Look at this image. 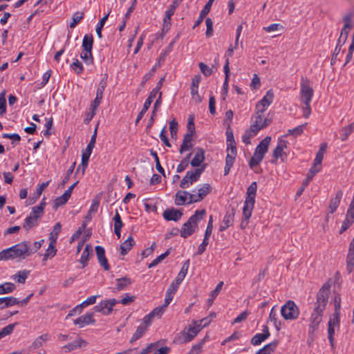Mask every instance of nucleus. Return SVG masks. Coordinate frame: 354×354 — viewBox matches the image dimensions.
<instances>
[{
  "instance_id": "obj_1",
  "label": "nucleus",
  "mask_w": 354,
  "mask_h": 354,
  "mask_svg": "<svg viewBox=\"0 0 354 354\" xmlns=\"http://www.w3.org/2000/svg\"><path fill=\"white\" fill-rule=\"evenodd\" d=\"M328 287L324 286L319 290L317 295V300L315 303L314 309L309 319V335L314 334V333L318 329L319 325L322 321L323 313L328 303Z\"/></svg>"
},
{
  "instance_id": "obj_2",
  "label": "nucleus",
  "mask_w": 354,
  "mask_h": 354,
  "mask_svg": "<svg viewBox=\"0 0 354 354\" xmlns=\"http://www.w3.org/2000/svg\"><path fill=\"white\" fill-rule=\"evenodd\" d=\"M314 95L313 88L310 82L307 78H301L300 88V101L303 110L304 117L308 118L311 113L310 102Z\"/></svg>"
},
{
  "instance_id": "obj_3",
  "label": "nucleus",
  "mask_w": 354,
  "mask_h": 354,
  "mask_svg": "<svg viewBox=\"0 0 354 354\" xmlns=\"http://www.w3.org/2000/svg\"><path fill=\"white\" fill-rule=\"evenodd\" d=\"M327 143L323 142L319 147L318 152L316 154L314 160L313 165L309 169L306 180L304 181L301 187L298 189L297 196H299L304 192L305 187L308 185V183L321 170L322 162L324 158V155L326 151Z\"/></svg>"
},
{
  "instance_id": "obj_4",
  "label": "nucleus",
  "mask_w": 354,
  "mask_h": 354,
  "mask_svg": "<svg viewBox=\"0 0 354 354\" xmlns=\"http://www.w3.org/2000/svg\"><path fill=\"white\" fill-rule=\"evenodd\" d=\"M32 253L27 242L16 244L0 252V261L30 256Z\"/></svg>"
},
{
  "instance_id": "obj_5",
  "label": "nucleus",
  "mask_w": 354,
  "mask_h": 354,
  "mask_svg": "<svg viewBox=\"0 0 354 354\" xmlns=\"http://www.w3.org/2000/svg\"><path fill=\"white\" fill-rule=\"evenodd\" d=\"M206 212L205 209L196 210L188 221L183 225L180 230V236L187 238L193 234L198 228V222L203 219Z\"/></svg>"
},
{
  "instance_id": "obj_6",
  "label": "nucleus",
  "mask_w": 354,
  "mask_h": 354,
  "mask_svg": "<svg viewBox=\"0 0 354 354\" xmlns=\"http://www.w3.org/2000/svg\"><path fill=\"white\" fill-rule=\"evenodd\" d=\"M270 140L271 138L267 136L257 146L253 156L251 158L249 162V167L252 169H254L255 167L259 165L263 159L265 154L268 150Z\"/></svg>"
},
{
  "instance_id": "obj_7",
  "label": "nucleus",
  "mask_w": 354,
  "mask_h": 354,
  "mask_svg": "<svg viewBox=\"0 0 354 354\" xmlns=\"http://www.w3.org/2000/svg\"><path fill=\"white\" fill-rule=\"evenodd\" d=\"M257 189V184L256 182L252 183L248 187L247 196L243 205V214L246 218L252 215L255 203Z\"/></svg>"
},
{
  "instance_id": "obj_8",
  "label": "nucleus",
  "mask_w": 354,
  "mask_h": 354,
  "mask_svg": "<svg viewBox=\"0 0 354 354\" xmlns=\"http://www.w3.org/2000/svg\"><path fill=\"white\" fill-rule=\"evenodd\" d=\"M44 203L35 206L32 208L30 215L25 219L23 227L28 231L38 223V219L44 214Z\"/></svg>"
},
{
  "instance_id": "obj_9",
  "label": "nucleus",
  "mask_w": 354,
  "mask_h": 354,
  "mask_svg": "<svg viewBox=\"0 0 354 354\" xmlns=\"http://www.w3.org/2000/svg\"><path fill=\"white\" fill-rule=\"evenodd\" d=\"M281 314L286 320H295L299 315V310L295 301L288 300L281 306Z\"/></svg>"
},
{
  "instance_id": "obj_10",
  "label": "nucleus",
  "mask_w": 354,
  "mask_h": 354,
  "mask_svg": "<svg viewBox=\"0 0 354 354\" xmlns=\"http://www.w3.org/2000/svg\"><path fill=\"white\" fill-rule=\"evenodd\" d=\"M205 165H203L201 168L195 169L194 170L189 171L187 172L185 177L183 178L180 183V187L181 188H188L194 183L198 180L201 175L205 170Z\"/></svg>"
},
{
  "instance_id": "obj_11",
  "label": "nucleus",
  "mask_w": 354,
  "mask_h": 354,
  "mask_svg": "<svg viewBox=\"0 0 354 354\" xmlns=\"http://www.w3.org/2000/svg\"><path fill=\"white\" fill-rule=\"evenodd\" d=\"M212 191V187L209 183L203 184L198 189L197 194H189V201L187 204H192L201 201Z\"/></svg>"
},
{
  "instance_id": "obj_12",
  "label": "nucleus",
  "mask_w": 354,
  "mask_h": 354,
  "mask_svg": "<svg viewBox=\"0 0 354 354\" xmlns=\"http://www.w3.org/2000/svg\"><path fill=\"white\" fill-rule=\"evenodd\" d=\"M119 301L115 299H111L102 301L97 306L94 307L96 312L101 313L104 315H108L111 313L113 307Z\"/></svg>"
},
{
  "instance_id": "obj_13",
  "label": "nucleus",
  "mask_w": 354,
  "mask_h": 354,
  "mask_svg": "<svg viewBox=\"0 0 354 354\" xmlns=\"http://www.w3.org/2000/svg\"><path fill=\"white\" fill-rule=\"evenodd\" d=\"M274 99L272 91L268 90L266 95L256 105V111L257 113H263L268 107L272 104Z\"/></svg>"
},
{
  "instance_id": "obj_14",
  "label": "nucleus",
  "mask_w": 354,
  "mask_h": 354,
  "mask_svg": "<svg viewBox=\"0 0 354 354\" xmlns=\"http://www.w3.org/2000/svg\"><path fill=\"white\" fill-rule=\"evenodd\" d=\"M237 154L236 147H227V156L225 158V165L224 175L227 176L232 167Z\"/></svg>"
},
{
  "instance_id": "obj_15",
  "label": "nucleus",
  "mask_w": 354,
  "mask_h": 354,
  "mask_svg": "<svg viewBox=\"0 0 354 354\" xmlns=\"http://www.w3.org/2000/svg\"><path fill=\"white\" fill-rule=\"evenodd\" d=\"M263 113H257V111H255V115H254V121L253 124L250 126L252 128V131L254 133H258L261 129L266 127L268 126L271 120L268 118H263L262 117Z\"/></svg>"
},
{
  "instance_id": "obj_16",
  "label": "nucleus",
  "mask_w": 354,
  "mask_h": 354,
  "mask_svg": "<svg viewBox=\"0 0 354 354\" xmlns=\"http://www.w3.org/2000/svg\"><path fill=\"white\" fill-rule=\"evenodd\" d=\"M270 335V333L268 326L263 325L262 329V333H257L253 336L251 339V344L253 346H257L261 344L263 342H264L266 339H268Z\"/></svg>"
},
{
  "instance_id": "obj_17",
  "label": "nucleus",
  "mask_w": 354,
  "mask_h": 354,
  "mask_svg": "<svg viewBox=\"0 0 354 354\" xmlns=\"http://www.w3.org/2000/svg\"><path fill=\"white\" fill-rule=\"evenodd\" d=\"M287 148V142L284 140H279L278 141L277 146L276 148L273 150L272 152V157L273 159L271 160L272 163H277V159L279 158L283 157V155L285 154L283 153V150Z\"/></svg>"
},
{
  "instance_id": "obj_18",
  "label": "nucleus",
  "mask_w": 354,
  "mask_h": 354,
  "mask_svg": "<svg viewBox=\"0 0 354 354\" xmlns=\"http://www.w3.org/2000/svg\"><path fill=\"white\" fill-rule=\"evenodd\" d=\"M95 252L100 266L105 270H109L110 269L108 260L105 256V250L103 247L97 245L95 247Z\"/></svg>"
},
{
  "instance_id": "obj_19",
  "label": "nucleus",
  "mask_w": 354,
  "mask_h": 354,
  "mask_svg": "<svg viewBox=\"0 0 354 354\" xmlns=\"http://www.w3.org/2000/svg\"><path fill=\"white\" fill-rule=\"evenodd\" d=\"M95 320L93 319V313H88L85 315L78 317L75 319L73 323L75 325H78L80 328H83L86 325H88L90 324H94Z\"/></svg>"
},
{
  "instance_id": "obj_20",
  "label": "nucleus",
  "mask_w": 354,
  "mask_h": 354,
  "mask_svg": "<svg viewBox=\"0 0 354 354\" xmlns=\"http://www.w3.org/2000/svg\"><path fill=\"white\" fill-rule=\"evenodd\" d=\"M183 215V212L174 208L167 209L163 212V217L167 221H178Z\"/></svg>"
},
{
  "instance_id": "obj_21",
  "label": "nucleus",
  "mask_w": 354,
  "mask_h": 354,
  "mask_svg": "<svg viewBox=\"0 0 354 354\" xmlns=\"http://www.w3.org/2000/svg\"><path fill=\"white\" fill-rule=\"evenodd\" d=\"M343 196V192L342 190L337 191L335 194V196L334 198H332L330 200L329 205H328V213L329 214H333L337 209L342 197Z\"/></svg>"
},
{
  "instance_id": "obj_22",
  "label": "nucleus",
  "mask_w": 354,
  "mask_h": 354,
  "mask_svg": "<svg viewBox=\"0 0 354 354\" xmlns=\"http://www.w3.org/2000/svg\"><path fill=\"white\" fill-rule=\"evenodd\" d=\"M205 160V151L202 148H196L194 157L191 160L190 164L192 167H196Z\"/></svg>"
},
{
  "instance_id": "obj_23",
  "label": "nucleus",
  "mask_w": 354,
  "mask_h": 354,
  "mask_svg": "<svg viewBox=\"0 0 354 354\" xmlns=\"http://www.w3.org/2000/svg\"><path fill=\"white\" fill-rule=\"evenodd\" d=\"M19 304V300L13 297H6L0 298V310Z\"/></svg>"
},
{
  "instance_id": "obj_24",
  "label": "nucleus",
  "mask_w": 354,
  "mask_h": 354,
  "mask_svg": "<svg viewBox=\"0 0 354 354\" xmlns=\"http://www.w3.org/2000/svg\"><path fill=\"white\" fill-rule=\"evenodd\" d=\"M193 136V132L187 133L183 138V142L180 145V153H183L184 151L189 150L192 148V138Z\"/></svg>"
},
{
  "instance_id": "obj_25",
  "label": "nucleus",
  "mask_w": 354,
  "mask_h": 354,
  "mask_svg": "<svg viewBox=\"0 0 354 354\" xmlns=\"http://www.w3.org/2000/svg\"><path fill=\"white\" fill-rule=\"evenodd\" d=\"M113 220L114 221V232L117 237L120 239L121 236V229L123 227V223L118 210H116L115 214L113 218Z\"/></svg>"
},
{
  "instance_id": "obj_26",
  "label": "nucleus",
  "mask_w": 354,
  "mask_h": 354,
  "mask_svg": "<svg viewBox=\"0 0 354 354\" xmlns=\"http://www.w3.org/2000/svg\"><path fill=\"white\" fill-rule=\"evenodd\" d=\"M198 333L197 330L192 327V326H189L187 328H185L182 333L184 342H190L197 335Z\"/></svg>"
},
{
  "instance_id": "obj_27",
  "label": "nucleus",
  "mask_w": 354,
  "mask_h": 354,
  "mask_svg": "<svg viewBox=\"0 0 354 354\" xmlns=\"http://www.w3.org/2000/svg\"><path fill=\"white\" fill-rule=\"evenodd\" d=\"M189 194L186 191H178L175 195V204L176 205H183L186 203L187 198L189 200Z\"/></svg>"
},
{
  "instance_id": "obj_28",
  "label": "nucleus",
  "mask_w": 354,
  "mask_h": 354,
  "mask_svg": "<svg viewBox=\"0 0 354 354\" xmlns=\"http://www.w3.org/2000/svg\"><path fill=\"white\" fill-rule=\"evenodd\" d=\"M135 245V241L132 236L120 245V253L122 255L127 254L131 250L132 247Z\"/></svg>"
},
{
  "instance_id": "obj_29",
  "label": "nucleus",
  "mask_w": 354,
  "mask_h": 354,
  "mask_svg": "<svg viewBox=\"0 0 354 354\" xmlns=\"http://www.w3.org/2000/svg\"><path fill=\"white\" fill-rule=\"evenodd\" d=\"M93 253L92 247L91 245L87 244L81 255L80 262L82 264L83 267L87 265L88 261L89 260L90 256Z\"/></svg>"
},
{
  "instance_id": "obj_30",
  "label": "nucleus",
  "mask_w": 354,
  "mask_h": 354,
  "mask_svg": "<svg viewBox=\"0 0 354 354\" xmlns=\"http://www.w3.org/2000/svg\"><path fill=\"white\" fill-rule=\"evenodd\" d=\"M344 26L341 30L340 37L344 38V39H347L350 29H351V17L350 15H346L344 18Z\"/></svg>"
},
{
  "instance_id": "obj_31",
  "label": "nucleus",
  "mask_w": 354,
  "mask_h": 354,
  "mask_svg": "<svg viewBox=\"0 0 354 354\" xmlns=\"http://www.w3.org/2000/svg\"><path fill=\"white\" fill-rule=\"evenodd\" d=\"M278 344L279 341H273L270 344H268L266 346H264L261 349L259 350L256 354H270L271 353L274 351Z\"/></svg>"
},
{
  "instance_id": "obj_32",
  "label": "nucleus",
  "mask_w": 354,
  "mask_h": 354,
  "mask_svg": "<svg viewBox=\"0 0 354 354\" xmlns=\"http://www.w3.org/2000/svg\"><path fill=\"white\" fill-rule=\"evenodd\" d=\"M131 283V279L127 277L117 279L115 289L117 291L122 290L129 286Z\"/></svg>"
},
{
  "instance_id": "obj_33",
  "label": "nucleus",
  "mask_w": 354,
  "mask_h": 354,
  "mask_svg": "<svg viewBox=\"0 0 354 354\" xmlns=\"http://www.w3.org/2000/svg\"><path fill=\"white\" fill-rule=\"evenodd\" d=\"M189 267V259H187L183 263V265L180 269V271L179 272V273L178 274V276L176 277V278L175 279V281L176 282H178L179 283H180L182 282V281L184 279V278L185 277V276L187 273Z\"/></svg>"
},
{
  "instance_id": "obj_34",
  "label": "nucleus",
  "mask_w": 354,
  "mask_h": 354,
  "mask_svg": "<svg viewBox=\"0 0 354 354\" xmlns=\"http://www.w3.org/2000/svg\"><path fill=\"white\" fill-rule=\"evenodd\" d=\"M147 328H146L145 326H143L142 324H140L138 326L136 332L132 335L130 342L133 343V342L138 340L140 339L147 331Z\"/></svg>"
},
{
  "instance_id": "obj_35",
  "label": "nucleus",
  "mask_w": 354,
  "mask_h": 354,
  "mask_svg": "<svg viewBox=\"0 0 354 354\" xmlns=\"http://www.w3.org/2000/svg\"><path fill=\"white\" fill-rule=\"evenodd\" d=\"M62 230V225L60 223H57L53 227V231L49 234L50 242L56 243L58 238L59 234Z\"/></svg>"
},
{
  "instance_id": "obj_36",
  "label": "nucleus",
  "mask_w": 354,
  "mask_h": 354,
  "mask_svg": "<svg viewBox=\"0 0 354 354\" xmlns=\"http://www.w3.org/2000/svg\"><path fill=\"white\" fill-rule=\"evenodd\" d=\"M93 44V35H86L84 37L83 41H82L83 50H85L86 51L92 50Z\"/></svg>"
},
{
  "instance_id": "obj_37",
  "label": "nucleus",
  "mask_w": 354,
  "mask_h": 354,
  "mask_svg": "<svg viewBox=\"0 0 354 354\" xmlns=\"http://www.w3.org/2000/svg\"><path fill=\"white\" fill-rule=\"evenodd\" d=\"M50 338V336L48 333L43 334L38 337L32 343V346L35 348H39L41 346L44 342L48 341Z\"/></svg>"
},
{
  "instance_id": "obj_38",
  "label": "nucleus",
  "mask_w": 354,
  "mask_h": 354,
  "mask_svg": "<svg viewBox=\"0 0 354 354\" xmlns=\"http://www.w3.org/2000/svg\"><path fill=\"white\" fill-rule=\"evenodd\" d=\"M354 266V251L348 250L346 257V270L350 274Z\"/></svg>"
},
{
  "instance_id": "obj_39",
  "label": "nucleus",
  "mask_w": 354,
  "mask_h": 354,
  "mask_svg": "<svg viewBox=\"0 0 354 354\" xmlns=\"http://www.w3.org/2000/svg\"><path fill=\"white\" fill-rule=\"evenodd\" d=\"M29 274L30 271L28 270H21L13 276V279L18 283H24Z\"/></svg>"
},
{
  "instance_id": "obj_40",
  "label": "nucleus",
  "mask_w": 354,
  "mask_h": 354,
  "mask_svg": "<svg viewBox=\"0 0 354 354\" xmlns=\"http://www.w3.org/2000/svg\"><path fill=\"white\" fill-rule=\"evenodd\" d=\"M15 285L12 283L6 282L0 285V295L8 294L14 291Z\"/></svg>"
},
{
  "instance_id": "obj_41",
  "label": "nucleus",
  "mask_w": 354,
  "mask_h": 354,
  "mask_svg": "<svg viewBox=\"0 0 354 354\" xmlns=\"http://www.w3.org/2000/svg\"><path fill=\"white\" fill-rule=\"evenodd\" d=\"M234 214L235 211L234 209H232L230 211H227L222 222L228 227L232 226L234 223Z\"/></svg>"
},
{
  "instance_id": "obj_42",
  "label": "nucleus",
  "mask_w": 354,
  "mask_h": 354,
  "mask_svg": "<svg viewBox=\"0 0 354 354\" xmlns=\"http://www.w3.org/2000/svg\"><path fill=\"white\" fill-rule=\"evenodd\" d=\"M70 197H71V195H69L68 194V192H64V193L62 196H60L59 197H57L55 200V201H54L55 207L57 208L59 206L64 205L68 201V200L69 199Z\"/></svg>"
},
{
  "instance_id": "obj_43",
  "label": "nucleus",
  "mask_w": 354,
  "mask_h": 354,
  "mask_svg": "<svg viewBox=\"0 0 354 354\" xmlns=\"http://www.w3.org/2000/svg\"><path fill=\"white\" fill-rule=\"evenodd\" d=\"M84 14L83 12H76L73 15L72 21L69 24L71 28H75L77 24L83 19Z\"/></svg>"
},
{
  "instance_id": "obj_44",
  "label": "nucleus",
  "mask_w": 354,
  "mask_h": 354,
  "mask_svg": "<svg viewBox=\"0 0 354 354\" xmlns=\"http://www.w3.org/2000/svg\"><path fill=\"white\" fill-rule=\"evenodd\" d=\"M100 197L99 196H96L93 198L91 205L88 210L89 216L97 212L99 205H100Z\"/></svg>"
},
{
  "instance_id": "obj_45",
  "label": "nucleus",
  "mask_w": 354,
  "mask_h": 354,
  "mask_svg": "<svg viewBox=\"0 0 354 354\" xmlns=\"http://www.w3.org/2000/svg\"><path fill=\"white\" fill-rule=\"evenodd\" d=\"M201 80L200 75H195L192 80L191 93L196 94L198 92V86Z\"/></svg>"
},
{
  "instance_id": "obj_46",
  "label": "nucleus",
  "mask_w": 354,
  "mask_h": 354,
  "mask_svg": "<svg viewBox=\"0 0 354 354\" xmlns=\"http://www.w3.org/2000/svg\"><path fill=\"white\" fill-rule=\"evenodd\" d=\"M269 319L274 323L276 329L279 330L280 329L281 323L279 321H278L277 314L274 310V307H273L270 310Z\"/></svg>"
},
{
  "instance_id": "obj_47",
  "label": "nucleus",
  "mask_w": 354,
  "mask_h": 354,
  "mask_svg": "<svg viewBox=\"0 0 354 354\" xmlns=\"http://www.w3.org/2000/svg\"><path fill=\"white\" fill-rule=\"evenodd\" d=\"M227 147H236V142L234 138L232 131L230 129V124H228V128L226 131Z\"/></svg>"
},
{
  "instance_id": "obj_48",
  "label": "nucleus",
  "mask_w": 354,
  "mask_h": 354,
  "mask_svg": "<svg viewBox=\"0 0 354 354\" xmlns=\"http://www.w3.org/2000/svg\"><path fill=\"white\" fill-rule=\"evenodd\" d=\"M169 254V250H167L165 253L160 254L154 260L152 261L148 266L149 268H151L153 267L156 266L158 263H160L164 259H165Z\"/></svg>"
},
{
  "instance_id": "obj_49",
  "label": "nucleus",
  "mask_w": 354,
  "mask_h": 354,
  "mask_svg": "<svg viewBox=\"0 0 354 354\" xmlns=\"http://www.w3.org/2000/svg\"><path fill=\"white\" fill-rule=\"evenodd\" d=\"M80 57L86 64H90L93 63V59L91 50L86 51L85 50H83L82 53L80 55Z\"/></svg>"
},
{
  "instance_id": "obj_50",
  "label": "nucleus",
  "mask_w": 354,
  "mask_h": 354,
  "mask_svg": "<svg viewBox=\"0 0 354 354\" xmlns=\"http://www.w3.org/2000/svg\"><path fill=\"white\" fill-rule=\"evenodd\" d=\"M257 133H254V131H252V128L250 127V129L246 131L242 136V141L245 145L250 144L251 138L254 137Z\"/></svg>"
},
{
  "instance_id": "obj_51",
  "label": "nucleus",
  "mask_w": 354,
  "mask_h": 354,
  "mask_svg": "<svg viewBox=\"0 0 354 354\" xmlns=\"http://www.w3.org/2000/svg\"><path fill=\"white\" fill-rule=\"evenodd\" d=\"M150 154L153 156L155 161H156V169L162 174L163 176H165V171L164 169L162 167L160 163V160L157 154V152L153 151V149L150 150Z\"/></svg>"
},
{
  "instance_id": "obj_52",
  "label": "nucleus",
  "mask_w": 354,
  "mask_h": 354,
  "mask_svg": "<svg viewBox=\"0 0 354 354\" xmlns=\"http://www.w3.org/2000/svg\"><path fill=\"white\" fill-rule=\"evenodd\" d=\"M229 64H230V62H229L228 59H227L225 60V64L224 67H223V70H224V73H225V82L223 83V88L225 89V90H227V86H228V79H229V77H230V67H229Z\"/></svg>"
},
{
  "instance_id": "obj_53",
  "label": "nucleus",
  "mask_w": 354,
  "mask_h": 354,
  "mask_svg": "<svg viewBox=\"0 0 354 354\" xmlns=\"http://www.w3.org/2000/svg\"><path fill=\"white\" fill-rule=\"evenodd\" d=\"M55 243L50 242L48 248L46 249L45 254L46 257H50V258H53L56 255L57 249L55 248Z\"/></svg>"
},
{
  "instance_id": "obj_54",
  "label": "nucleus",
  "mask_w": 354,
  "mask_h": 354,
  "mask_svg": "<svg viewBox=\"0 0 354 354\" xmlns=\"http://www.w3.org/2000/svg\"><path fill=\"white\" fill-rule=\"evenodd\" d=\"M307 123H305L304 124H301V125H299L292 129H289L288 130V135H293L295 136H299L301 135L303 131H304V128L306 127Z\"/></svg>"
},
{
  "instance_id": "obj_55",
  "label": "nucleus",
  "mask_w": 354,
  "mask_h": 354,
  "mask_svg": "<svg viewBox=\"0 0 354 354\" xmlns=\"http://www.w3.org/2000/svg\"><path fill=\"white\" fill-rule=\"evenodd\" d=\"M109 13L107 15H106L105 16H104L100 21L99 24H97V27H96V32H97V35L98 36L99 38H101L102 37V30L104 26V24L106 22V21L108 19V17H109Z\"/></svg>"
},
{
  "instance_id": "obj_56",
  "label": "nucleus",
  "mask_w": 354,
  "mask_h": 354,
  "mask_svg": "<svg viewBox=\"0 0 354 354\" xmlns=\"http://www.w3.org/2000/svg\"><path fill=\"white\" fill-rule=\"evenodd\" d=\"M205 339H203L200 343L194 345L188 354H200Z\"/></svg>"
},
{
  "instance_id": "obj_57",
  "label": "nucleus",
  "mask_w": 354,
  "mask_h": 354,
  "mask_svg": "<svg viewBox=\"0 0 354 354\" xmlns=\"http://www.w3.org/2000/svg\"><path fill=\"white\" fill-rule=\"evenodd\" d=\"M198 66H199V68H200V70H201V73L205 76L208 77V76H210L213 73L212 69L211 68H209L205 64H204L203 62H200Z\"/></svg>"
},
{
  "instance_id": "obj_58",
  "label": "nucleus",
  "mask_w": 354,
  "mask_h": 354,
  "mask_svg": "<svg viewBox=\"0 0 354 354\" xmlns=\"http://www.w3.org/2000/svg\"><path fill=\"white\" fill-rule=\"evenodd\" d=\"M340 313H334L333 314L332 317L330 318L328 321V324H331L332 326H335L337 327H339L340 324Z\"/></svg>"
},
{
  "instance_id": "obj_59",
  "label": "nucleus",
  "mask_w": 354,
  "mask_h": 354,
  "mask_svg": "<svg viewBox=\"0 0 354 354\" xmlns=\"http://www.w3.org/2000/svg\"><path fill=\"white\" fill-rule=\"evenodd\" d=\"M98 297L99 295H93L88 297L85 301L80 304V306H81L83 309L84 307L94 304L96 302L97 297Z\"/></svg>"
},
{
  "instance_id": "obj_60",
  "label": "nucleus",
  "mask_w": 354,
  "mask_h": 354,
  "mask_svg": "<svg viewBox=\"0 0 354 354\" xmlns=\"http://www.w3.org/2000/svg\"><path fill=\"white\" fill-rule=\"evenodd\" d=\"M209 243V238L204 236L203 243L198 246V250L196 253L197 255L202 254L206 250V247Z\"/></svg>"
},
{
  "instance_id": "obj_61",
  "label": "nucleus",
  "mask_w": 354,
  "mask_h": 354,
  "mask_svg": "<svg viewBox=\"0 0 354 354\" xmlns=\"http://www.w3.org/2000/svg\"><path fill=\"white\" fill-rule=\"evenodd\" d=\"M169 129L171 138H176L178 131V122L175 120H172L169 122Z\"/></svg>"
},
{
  "instance_id": "obj_62",
  "label": "nucleus",
  "mask_w": 354,
  "mask_h": 354,
  "mask_svg": "<svg viewBox=\"0 0 354 354\" xmlns=\"http://www.w3.org/2000/svg\"><path fill=\"white\" fill-rule=\"evenodd\" d=\"M16 324H17L16 323L15 324H9V325L6 326L3 328H2V330H0V333H1V335H2V337H5L6 335H8L10 333H12V332L13 331Z\"/></svg>"
},
{
  "instance_id": "obj_63",
  "label": "nucleus",
  "mask_w": 354,
  "mask_h": 354,
  "mask_svg": "<svg viewBox=\"0 0 354 354\" xmlns=\"http://www.w3.org/2000/svg\"><path fill=\"white\" fill-rule=\"evenodd\" d=\"M205 24L207 26V30L205 35L207 37H209L213 34V22L210 18H206Z\"/></svg>"
},
{
  "instance_id": "obj_64",
  "label": "nucleus",
  "mask_w": 354,
  "mask_h": 354,
  "mask_svg": "<svg viewBox=\"0 0 354 354\" xmlns=\"http://www.w3.org/2000/svg\"><path fill=\"white\" fill-rule=\"evenodd\" d=\"M71 67L78 74L82 73L84 70L82 64L78 61V59H75V61L71 64Z\"/></svg>"
}]
</instances>
